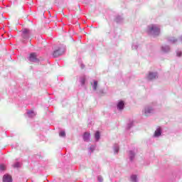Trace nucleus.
<instances>
[{"mask_svg": "<svg viewBox=\"0 0 182 182\" xmlns=\"http://www.w3.org/2000/svg\"><path fill=\"white\" fill-rule=\"evenodd\" d=\"M147 33L153 38H157L160 35V27L156 24H151L147 27Z\"/></svg>", "mask_w": 182, "mask_h": 182, "instance_id": "f257e3e1", "label": "nucleus"}, {"mask_svg": "<svg viewBox=\"0 0 182 182\" xmlns=\"http://www.w3.org/2000/svg\"><path fill=\"white\" fill-rule=\"evenodd\" d=\"M154 114V107L151 105H146L142 109V114L146 117H149Z\"/></svg>", "mask_w": 182, "mask_h": 182, "instance_id": "f03ea898", "label": "nucleus"}, {"mask_svg": "<svg viewBox=\"0 0 182 182\" xmlns=\"http://www.w3.org/2000/svg\"><path fill=\"white\" fill-rule=\"evenodd\" d=\"M65 50H66V48L65 47V46L63 45L59 46L54 50L53 53V58H59V56H62V55L65 53Z\"/></svg>", "mask_w": 182, "mask_h": 182, "instance_id": "7ed1b4c3", "label": "nucleus"}, {"mask_svg": "<svg viewBox=\"0 0 182 182\" xmlns=\"http://www.w3.org/2000/svg\"><path fill=\"white\" fill-rule=\"evenodd\" d=\"M32 35V33L31 32V30L28 28H23L22 30L21 36L23 39L28 40L29 38H31V36Z\"/></svg>", "mask_w": 182, "mask_h": 182, "instance_id": "20e7f679", "label": "nucleus"}, {"mask_svg": "<svg viewBox=\"0 0 182 182\" xmlns=\"http://www.w3.org/2000/svg\"><path fill=\"white\" fill-rule=\"evenodd\" d=\"M28 59L29 62H32L33 63H38L39 62L38 55L36 54V53H31Z\"/></svg>", "mask_w": 182, "mask_h": 182, "instance_id": "39448f33", "label": "nucleus"}, {"mask_svg": "<svg viewBox=\"0 0 182 182\" xmlns=\"http://www.w3.org/2000/svg\"><path fill=\"white\" fill-rule=\"evenodd\" d=\"M157 77H159L157 73L149 72V75H147L148 80H154L157 79Z\"/></svg>", "mask_w": 182, "mask_h": 182, "instance_id": "423d86ee", "label": "nucleus"}, {"mask_svg": "<svg viewBox=\"0 0 182 182\" xmlns=\"http://www.w3.org/2000/svg\"><path fill=\"white\" fill-rule=\"evenodd\" d=\"M82 139L84 141L89 143V141H90V133L85 132L82 136Z\"/></svg>", "mask_w": 182, "mask_h": 182, "instance_id": "0eeeda50", "label": "nucleus"}, {"mask_svg": "<svg viewBox=\"0 0 182 182\" xmlns=\"http://www.w3.org/2000/svg\"><path fill=\"white\" fill-rule=\"evenodd\" d=\"M3 182H12V176L8 173L3 176Z\"/></svg>", "mask_w": 182, "mask_h": 182, "instance_id": "6e6552de", "label": "nucleus"}, {"mask_svg": "<svg viewBox=\"0 0 182 182\" xmlns=\"http://www.w3.org/2000/svg\"><path fill=\"white\" fill-rule=\"evenodd\" d=\"M117 110H123L124 109V101H119L117 105Z\"/></svg>", "mask_w": 182, "mask_h": 182, "instance_id": "1a4fd4ad", "label": "nucleus"}, {"mask_svg": "<svg viewBox=\"0 0 182 182\" xmlns=\"http://www.w3.org/2000/svg\"><path fill=\"white\" fill-rule=\"evenodd\" d=\"M129 157L130 161H133V160H134V157H136V153H134V151H129Z\"/></svg>", "mask_w": 182, "mask_h": 182, "instance_id": "9d476101", "label": "nucleus"}, {"mask_svg": "<svg viewBox=\"0 0 182 182\" xmlns=\"http://www.w3.org/2000/svg\"><path fill=\"white\" fill-rule=\"evenodd\" d=\"M161 50L164 53H168V52H170V46L165 45L161 47Z\"/></svg>", "mask_w": 182, "mask_h": 182, "instance_id": "9b49d317", "label": "nucleus"}, {"mask_svg": "<svg viewBox=\"0 0 182 182\" xmlns=\"http://www.w3.org/2000/svg\"><path fill=\"white\" fill-rule=\"evenodd\" d=\"M154 137H160L161 136V129L158 128L154 132Z\"/></svg>", "mask_w": 182, "mask_h": 182, "instance_id": "f8f14e48", "label": "nucleus"}, {"mask_svg": "<svg viewBox=\"0 0 182 182\" xmlns=\"http://www.w3.org/2000/svg\"><path fill=\"white\" fill-rule=\"evenodd\" d=\"M113 150H114V154H118L119 150V144H115L113 146Z\"/></svg>", "mask_w": 182, "mask_h": 182, "instance_id": "ddd939ff", "label": "nucleus"}, {"mask_svg": "<svg viewBox=\"0 0 182 182\" xmlns=\"http://www.w3.org/2000/svg\"><path fill=\"white\" fill-rule=\"evenodd\" d=\"M115 22H117V23H122V22H123V17L122 16H117L115 18Z\"/></svg>", "mask_w": 182, "mask_h": 182, "instance_id": "4468645a", "label": "nucleus"}, {"mask_svg": "<svg viewBox=\"0 0 182 182\" xmlns=\"http://www.w3.org/2000/svg\"><path fill=\"white\" fill-rule=\"evenodd\" d=\"M178 39L176 38V37H169L168 38V41L170 42V43H176L177 42Z\"/></svg>", "mask_w": 182, "mask_h": 182, "instance_id": "2eb2a0df", "label": "nucleus"}, {"mask_svg": "<svg viewBox=\"0 0 182 182\" xmlns=\"http://www.w3.org/2000/svg\"><path fill=\"white\" fill-rule=\"evenodd\" d=\"M95 139L96 141H99V140H100V132L99 131L95 132Z\"/></svg>", "mask_w": 182, "mask_h": 182, "instance_id": "dca6fc26", "label": "nucleus"}, {"mask_svg": "<svg viewBox=\"0 0 182 182\" xmlns=\"http://www.w3.org/2000/svg\"><path fill=\"white\" fill-rule=\"evenodd\" d=\"M134 126V122L133 121H130L127 125V130H130L131 127Z\"/></svg>", "mask_w": 182, "mask_h": 182, "instance_id": "f3484780", "label": "nucleus"}, {"mask_svg": "<svg viewBox=\"0 0 182 182\" xmlns=\"http://www.w3.org/2000/svg\"><path fill=\"white\" fill-rule=\"evenodd\" d=\"M130 181L132 182H137V175H132L130 177Z\"/></svg>", "mask_w": 182, "mask_h": 182, "instance_id": "a211bd4d", "label": "nucleus"}, {"mask_svg": "<svg viewBox=\"0 0 182 182\" xmlns=\"http://www.w3.org/2000/svg\"><path fill=\"white\" fill-rule=\"evenodd\" d=\"M91 85L93 88V90H97V81L95 80L94 83H92Z\"/></svg>", "mask_w": 182, "mask_h": 182, "instance_id": "6ab92c4d", "label": "nucleus"}, {"mask_svg": "<svg viewBox=\"0 0 182 182\" xmlns=\"http://www.w3.org/2000/svg\"><path fill=\"white\" fill-rule=\"evenodd\" d=\"M27 114L28 117H33V116H35V112H33V111H28Z\"/></svg>", "mask_w": 182, "mask_h": 182, "instance_id": "aec40b11", "label": "nucleus"}, {"mask_svg": "<svg viewBox=\"0 0 182 182\" xmlns=\"http://www.w3.org/2000/svg\"><path fill=\"white\" fill-rule=\"evenodd\" d=\"M80 82L82 86H84L85 83H86V79L85 77H81Z\"/></svg>", "mask_w": 182, "mask_h": 182, "instance_id": "412c9836", "label": "nucleus"}, {"mask_svg": "<svg viewBox=\"0 0 182 182\" xmlns=\"http://www.w3.org/2000/svg\"><path fill=\"white\" fill-rule=\"evenodd\" d=\"M59 136L60 137H66V132H65V131H60Z\"/></svg>", "mask_w": 182, "mask_h": 182, "instance_id": "4be33fe9", "label": "nucleus"}, {"mask_svg": "<svg viewBox=\"0 0 182 182\" xmlns=\"http://www.w3.org/2000/svg\"><path fill=\"white\" fill-rule=\"evenodd\" d=\"M6 169V167L5 166V165H4V164L0 165V171H5Z\"/></svg>", "mask_w": 182, "mask_h": 182, "instance_id": "5701e85b", "label": "nucleus"}, {"mask_svg": "<svg viewBox=\"0 0 182 182\" xmlns=\"http://www.w3.org/2000/svg\"><path fill=\"white\" fill-rule=\"evenodd\" d=\"M138 48H139V44H137V43H133L132 44V49L137 50Z\"/></svg>", "mask_w": 182, "mask_h": 182, "instance_id": "b1692460", "label": "nucleus"}, {"mask_svg": "<svg viewBox=\"0 0 182 182\" xmlns=\"http://www.w3.org/2000/svg\"><path fill=\"white\" fill-rule=\"evenodd\" d=\"M97 181L99 182H103V177L102 176H97Z\"/></svg>", "mask_w": 182, "mask_h": 182, "instance_id": "393cba45", "label": "nucleus"}, {"mask_svg": "<svg viewBox=\"0 0 182 182\" xmlns=\"http://www.w3.org/2000/svg\"><path fill=\"white\" fill-rule=\"evenodd\" d=\"M13 166L14 167V168H18L19 167V162H16Z\"/></svg>", "mask_w": 182, "mask_h": 182, "instance_id": "a878e982", "label": "nucleus"}, {"mask_svg": "<svg viewBox=\"0 0 182 182\" xmlns=\"http://www.w3.org/2000/svg\"><path fill=\"white\" fill-rule=\"evenodd\" d=\"M90 151H92V153H93V151H95V146L91 145L90 147Z\"/></svg>", "mask_w": 182, "mask_h": 182, "instance_id": "bb28decb", "label": "nucleus"}, {"mask_svg": "<svg viewBox=\"0 0 182 182\" xmlns=\"http://www.w3.org/2000/svg\"><path fill=\"white\" fill-rule=\"evenodd\" d=\"M182 53L181 51H177L176 52V55L178 56V58L181 57Z\"/></svg>", "mask_w": 182, "mask_h": 182, "instance_id": "cd10ccee", "label": "nucleus"}, {"mask_svg": "<svg viewBox=\"0 0 182 182\" xmlns=\"http://www.w3.org/2000/svg\"><path fill=\"white\" fill-rule=\"evenodd\" d=\"M81 68H82V69H85V65L81 64Z\"/></svg>", "mask_w": 182, "mask_h": 182, "instance_id": "c85d7f7f", "label": "nucleus"}]
</instances>
